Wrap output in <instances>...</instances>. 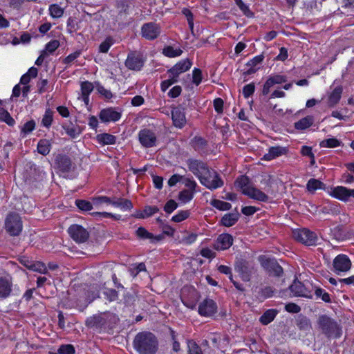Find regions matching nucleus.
<instances>
[{"instance_id": "obj_1", "label": "nucleus", "mask_w": 354, "mask_h": 354, "mask_svg": "<svg viewBox=\"0 0 354 354\" xmlns=\"http://www.w3.org/2000/svg\"><path fill=\"white\" fill-rule=\"evenodd\" d=\"M133 347L139 354H156L158 349V342L153 333L142 332L135 337Z\"/></svg>"}, {"instance_id": "obj_2", "label": "nucleus", "mask_w": 354, "mask_h": 354, "mask_svg": "<svg viewBox=\"0 0 354 354\" xmlns=\"http://www.w3.org/2000/svg\"><path fill=\"white\" fill-rule=\"evenodd\" d=\"M235 185L241 190L243 194L252 199L263 202L268 200V196L264 192L250 185L248 177L245 176L238 178Z\"/></svg>"}, {"instance_id": "obj_3", "label": "nucleus", "mask_w": 354, "mask_h": 354, "mask_svg": "<svg viewBox=\"0 0 354 354\" xmlns=\"http://www.w3.org/2000/svg\"><path fill=\"white\" fill-rule=\"evenodd\" d=\"M200 183L206 188L214 190L223 186V180L220 175L214 170L208 168L199 179Z\"/></svg>"}, {"instance_id": "obj_4", "label": "nucleus", "mask_w": 354, "mask_h": 354, "mask_svg": "<svg viewBox=\"0 0 354 354\" xmlns=\"http://www.w3.org/2000/svg\"><path fill=\"white\" fill-rule=\"evenodd\" d=\"M292 236L296 241L307 246L316 245L319 241L317 234L306 228L294 230Z\"/></svg>"}, {"instance_id": "obj_5", "label": "nucleus", "mask_w": 354, "mask_h": 354, "mask_svg": "<svg viewBox=\"0 0 354 354\" xmlns=\"http://www.w3.org/2000/svg\"><path fill=\"white\" fill-rule=\"evenodd\" d=\"M319 325L322 330L328 337H339L341 330L336 322L327 316H321L319 318Z\"/></svg>"}, {"instance_id": "obj_6", "label": "nucleus", "mask_w": 354, "mask_h": 354, "mask_svg": "<svg viewBox=\"0 0 354 354\" xmlns=\"http://www.w3.org/2000/svg\"><path fill=\"white\" fill-rule=\"evenodd\" d=\"M5 227L12 236H17L22 230V222L17 214H10L6 218Z\"/></svg>"}, {"instance_id": "obj_7", "label": "nucleus", "mask_w": 354, "mask_h": 354, "mask_svg": "<svg viewBox=\"0 0 354 354\" xmlns=\"http://www.w3.org/2000/svg\"><path fill=\"white\" fill-rule=\"evenodd\" d=\"M335 81L330 86L326 95V103L328 107L335 106L339 102L342 97L343 87L342 86H335Z\"/></svg>"}, {"instance_id": "obj_8", "label": "nucleus", "mask_w": 354, "mask_h": 354, "mask_svg": "<svg viewBox=\"0 0 354 354\" xmlns=\"http://www.w3.org/2000/svg\"><path fill=\"white\" fill-rule=\"evenodd\" d=\"M161 32V28L159 24L154 22L144 24L141 27V35L148 40L156 39Z\"/></svg>"}, {"instance_id": "obj_9", "label": "nucleus", "mask_w": 354, "mask_h": 354, "mask_svg": "<svg viewBox=\"0 0 354 354\" xmlns=\"http://www.w3.org/2000/svg\"><path fill=\"white\" fill-rule=\"evenodd\" d=\"M329 194L339 201L348 202L351 198H354V189L337 186L331 189Z\"/></svg>"}, {"instance_id": "obj_10", "label": "nucleus", "mask_w": 354, "mask_h": 354, "mask_svg": "<svg viewBox=\"0 0 354 354\" xmlns=\"http://www.w3.org/2000/svg\"><path fill=\"white\" fill-rule=\"evenodd\" d=\"M138 140L142 147L150 148L156 146L157 138L153 131L144 129L139 131Z\"/></svg>"}, {"instance_id": "obj_11", "label": "nucleus", "mask_w": 354, "mask_h": 354, "mask_svg": "<svg viewBox=\"0 0 354 354\" xmlns=\"http://www.w3.org/2000/svg\"><path fill=\"white\" fill-rule=\"evenodd\" d=\"M68 232L71 237L77 243L85 242L88 238L87 230L80 225H72Z\"/></svg>"}, {"instance_id": "obj_12", "label": "nucleus", "mask_w": 354, "mask_h": 354, "mask_svg": "<svg viewBox=\"0 0 354 354\" xmlns=\"http://www.w3.org/2000/svg\"><path fill=\"white\" fill-rule=\"evenodd\" d=\"M334 271L337 274L345 272L350 270L351 262L346 254H339L333 260Z\"/></svg>"}, {"instance_id": "obj_13", "label": "nucleus", "mask_w": 354, "mask_h": 354, "mask_svg": "<svg viewBox=\"0 0 354 354\" xmlns=\"http://www.w3.org/2000/svg\"><path fill=\"white\" fill-rule=\"evenodd\" d=\"M188 168L199 180L209 168L207 165L198 160L189 159L187 162Z\"/></svg>"}, {"instance_id": "obj_14", "label": "nucleus", "mask_w": 354, "mask_h": 354, "mask_svg": "<svg viewBox=\"0 0 354 354\" xmlns=\"http://www.w3.org/2000/svg\"><path fill=\"white\" fill-rule=\"evenodd\" d=\"M192 66V62L189 59H183L170 68L168 71V74L178 80L179 75L189 71Z\"/></svg>"}, {"instance_id": "obj_15", "label": "nucleus", "mask_w": 354, "mask_h": 354, "mask_svg": "<svg viewBox=\"0 0 354 354\" xmlns=\"http://www.w3.org/2000/svg\"><path fill=\"white\" fill-rule=\"evenodd\" d=\"M144 63L145 60L142 55L132 53L128 55L125 65L130 70L140 71L142 68Z\"/></svg>"}, {"instance_id": "obj_16", "label": "nucleus", "mask_w": 354, "mask_h": 354, "mask_svg": "<svg viewBox=\"0 0 354 354\" xmlns=\"http://www.w3.org/2000/svg\"><path fill=\"white\" fill-rule=\"evenodd\" d=\"M217 310L216 303L212 299H205L198 306V313L201 315L210 317Z\"/></svg>"}, {"instance_id": "obj_17", "label": "nucleus", "mask_w": 354, "mask_h": 354, "mask_svg": "<svg viewBox=\"0 0 354 354\" xmlns=\"http://www.w3.org/2000/svg\"><path fill=\"white\" fill-rule=\"evenodd\" d=\"M99 117L102 122H114L120 119L121 113L115 111L113 108H107L102 109L100 112Z\"/></svg>"}, {"instance_id": "obj_18", "label": "nucleus", "mask_w": 354, "mask_h": 354, "mask_svg": "<svg viewBox=\"0 0 354 354\" xmlns=\"http://www.w3.org/2000/svg\"><path fill=\"white\" fill-rule=\"evenodd\" d=\"M261 265L263 268L271 271L275 276H281L283 273V268L279 263L272 259L260 257Z\"/></svg>"}, {"instance_id": "obj_19", "label": "nucleus", "mask_w": 354, "mask_h": 354, "mask_svg": "<svg viewBox=\"0 0 354 354\" xmlns=\"http://www.w3.org/2000/svg\"><path fill=\"white\" fill-rule=\"evenodd\" d=\"M171 118L174 125L181 129L186 123L185 113L183 109L180 107L174 108L171 111Z\"/></svg>"}, {"instance_id": "obj_20", "label": "nucleus", "mask_w": 354, "mask_h": 354, "mask_svg": "<svg viewBox=\"0 0 354 354\" xmlns=\"http://www.w3.org/2000/svg\"><path fill=\"white\" fill-rule=\"evenodd\" d=\"M233 243V238L229 234L219 235L214 244V248L217 250H225L230 248Z\"/></svg>"}, {"instance_id": "obj_21", "label": "nucleus", "mask_w": 354, "mask_h": 354, "mask_svg": "<svg viewBox=\"0 0 354 354\" xmlns=\"http://www.w3.org/2000/svg\"><path fill=\"white\" fill-rule=\"evenodd\" d=\"M94 86L93 83L88 81H84L81 83V93L77 99L84 102L86 106L89 104V95L93 91Z\"/></svg>"}, {"instance_id": "obj_22", "label": "nucleus", "mask_w": 354, "mask_h": 354, "mask_svg": "<svg viewBox=\"0 0 354 354\" xmlns=\"http://www.w3.org/2000/svg\"><path fill=\"white\" fill-rule=\"evenodd\" d=\"M286 81V77L281 75H275L270 76L265 82L263 88V94L267 95L270 92V89L275 84H280Z\"/></svg>"}, {"instance_id": "obj_23", "label": "nucleus", "mask_w": 354, "mask_h": 354, "mask_svg": "<svg viewBox=\"0 0 354 354\" xmlns=\"http://www.w3.org/2000/svg\"><path fill=\"white\" fill-rule=\"evenodd\" d=\"M286 152L287 150L285 147L280 146L272 147L269 148L268 153L264 154L263 160L270 161L286 154Z\"/></svg>"}, {"instance_id": "obj_24", "label": "nucleus", "mask_w": 354, "mask_h": 354, "mask_svg": "<svg viewBox=\"0 0 354 354\" xmlns=\"http://www.w3.org/2000/svg\"><path fill=\"white\" fill-rule=\"evenodd\" d=\"M12 290V282L7 278H0V298H6Z\"/></svg>"}, {"instance_id": "obj_25", "label": "nucleus", "mask_w": 354, "mask_h": 354, "mask_svg": "<svg viewBox=\"0 0 354 354\" xmlns=\"http://www.w3.org/2000/svg\"><path fill=\"white\" fill-rule=\"evenodd\" d=\"M289 288L293 296L306 297V290L304 286L299 281L295 280Z\"/></svg>"}, {"instance_id": "obj_26", "label": "nucleus", "mask_w": 354, "mask_h": 354, "mask_svg": "<svg viewBox=\"0 0 354 354\" xmlns=\"http://www.w3.org/2000/svg\"><path fill=\"white\" fill-rule=\"evenodd\" d=\"M112 205L122 211L130 210L133 207L131 202L128 199L113 198Z\"/></svg>"}, {"instance_id": "obj_27", "label": "nucleus", "mask_w": 354, "mask_h": 354, "mask_svg": "<svg viewBox=\"0 0 354 354\" xmlns=\"http://www.w3.org/2000/svg\"><path fill=\"white\" fill-rule=\"evenodd\" d=\"M136 234L141 239L150 240L151 243L158 241L162 239L161 236H155L144 227H139L136 231Z\"/></svg>"}, {"instance_id": "obj_28", "label": "nucleus", "mask_w": 354, "mask_h": 354, "mask_svg": "<svg viewBox=\"0 0 354 354\" xmlns=\"http://www.w3.org/2000/svg\"><path fill=\"white\" fill-rule=\"evenodd\" d=\"M98 143L102 145H113L115 143L116 138L114 136L109 133H101L96 136Z\"/></svg>"}, {"instance_id": "obj_29", "label": "nucleus", "mask_w": 354, "mask_h": 354, "mask_svg": "<svg viewBox=\"0 0 354 354\" xmlns=\"http://www.w3.org/2000/svg\"><path fill=\"white\" fill-rule=\"evenodd\" d=\"M239 218V213H230L225 214L222 219L221 223L224 226L230 227L234 225Z\"/></svg>"}, {"instance_id": "obj_30", "label": "nucleus", "mask_w": 354, "mask_h": 354, "mask_svg": "<svg viewBox=\"0 0 354 354\" xmlns=\"http://www.w3.org/2000/svg\"><path fill=\"white\" fill-rule=\"evenodd\" d=\"M263 60V55H257L254 57L253 59H250L247 65L250 68L248 70L247 73L250 75L254 73L259 68L258 65H259Z\"/></svg>"}, {"instance_id": "obj_31", "label": "nucleus", "mask_w": 354, "mask_h": 354, "mask_svg": "<svg viewBox=\"0 0 354 354\" xmlns=\"http://www.w3.org/2000/svg\"><path fill=\"white\" fill-rule=\"evenodd\" d=\"M51 149V142L49 140L42 139L37 144V151L41 155L46 156Z\"/></svg>"}, {"instance_id": "obj_32", "label": "nucleus", "mask_w": 354, "mask_h": 354, "mask_svg": "<svg viewBox=\"0 0 354 354\" xmlns=\"http://www.w3.org/2000/svg\"><path fill=\"white\" fill-rule=\"evenodd\" d=\"M58 167L63 172H68L72 167L71 160L66 156H61L58 158Z\"/></svg>"}, {"instance_id": "obj_33", "label": "nucleus", "mask_w": 354, "mask_h": 354, "mask_svg": "<svg viewBox=\"0 0 354 354\" xmlns=\"http://www.w3.org/2000/svg\"><path fill=\"white\" fill-rule=\"evenodd\" d=\"M314 122L313 117L307 116L295 123V127L298 130H304L310 127Z\"/></svg>"}, {"instance_id": "obj_34", "label": "nucleus", "mask_w": 354, "mask_h": 354, "mask_svg": "<svg viewBox=\"0 0 354 354\" xmlns=\"http://www.w3.org/2000/svg\"><path fill=\"white\" fill-rule=\"evenodd\" d=\"M307 189L310 192H315L317 189H324L325 185L320 180L310 178L306 185Z\"/></svg>"}, {"instance_id": "obj_35", "label": "nucleus", "mask_w": 354, "mask_h": 354, "mask_svg": "<svg viewBox=\"0 0 354 354\" xmlns=\"http://www.w3.org/2000/svg\"><path fill=\"white\" fill-rule=\"evenodd\" d=\"M113 198L100 196L93 198V204L95 207L100 209L102 205H112Z\"/></svg>"}, {"instance_id": "obj_36", "label": "nucleus", "mask_w": 354, "mask_h": 354, "mask_svg": "<svg viewBox=\"0 0 354 354\" xmlns=\"http://www.w3.org/2000/svg\"><path fill=\"white\" fill-rule=\"evenodd\" d=\"M162 53L166 57L173 58L180 56L183 50L180 48H174L173 46H167L163 48Z\"/></svg>"}, {"instance_id": "obj_37", "label": "nucleus", "mask_w": 354, "mask_h": 354, "mask_svg": "<svg viewBox=\"0 0 354 354\" xmlns=\"http://www.w3.org/2000/svg\"><path fill=\"white\" fill-rule=\"evenodd\" d=\"M277 311L273 309H269L266 310L263 315L260 317V322L264 324L267 325L270 324L276 317Z\"/></svg>"}, {"instance_id": "obj_38", "label": "nucleus", "mask_w": 354, "mask_h": 354, "mask_svg": "<svg viewBox=\"0 0 354 354\" xmlns=\"http://www.w3.org/2000/svg\"><path fill=\"white\" fill-rule=\"evenodd\" d=\"M194 192L188 189H183L178 194V200L180 203L186 204L192 200Z\"/></svg>"}, {"instance_id": "obj_39", "label": "nucleus", "mask_w": 354, "mask_h": 354, "mask_svg": "<svg viewBox=\"0 0 354 354\" xmlns=\"http://www.w3.org/2000/svg\"><path fill=\"white\" fill-rule=\"evenodd\" d=\"M341 142L335 138H330L322 140L319 145L323 148H335L340 146Z\"/></svg>"}, {"instance_id": "obj_40", "label": "nucleus", "mask_w": 354, "mask_h": 354, "mask_svg": "<svg viewBox=\"0 0 354 354\" xmlns=\"http://www.w3.org/2000/svg\"><path fill=\"white\" fill-rule=\"evenodd\" d=\"M322 212L326 214H337L339 212V205L337 203H327L322 208Z\"/></svg>"}, {"instance_id": "obj_41", "label": "nucleus", "mask_w": 354, "mask_h": 354, "mask_svg": "<svg viewBox=\"0 0 354 354\" xmlns=\"http://www.w3.org/2000/svg\"><path fill=\"white\" fill-rule=\"evenodd\" d=\"M210 204L214 207H215L219 210H221V211L229 210L232 207V205L230 203L224 202V201H220L218 199L212 200L210 202Z\"/></svg>"}, {"instance_id": "obj_42", "label": "nucleus", "mask_w": 354, "mask_h": 354, "mask_svg": "<svg viewBox=\"0 0 354 354\" xmlns=\"http://www.w3.org/2000/svg\"><path fill=\"white\" fill-rule=\"evenodd\" d=\"M158 208L155 206H147L142 212L137 214V217L140 218H145L152 216L158 212Z\"/></svg>"}, {"instance_id": "obj_43", "label": "nucleus", "mask_w": 354, "mask_h": 354, "mask_svg": "<svg viewBox=\"0 0 354 354\" xmlns=\"http://www.w3.org/2000/svg\"><path fill=\"white\" fill-rule=\"evenodd\" d=\"M59 46V41L58 40H52L47 43L45 46V48L42 52L46 53V55L48 57L49 55L53 54Z\"/></svg>"}, {"instance_id": "obj_44", "label": "nucleus", "mask_w": 354, "mask_h": 354, "mask_svg": "<svg viewBox=\"0 0 354 354\" xmlns=\"http://www.w3.org/2000/svg\"><path fill=\"white\" fill-rule=\"evenodd\" d=\"M50 15L54 18H59L64 14V9L61 8L58 4H52L49 6Z\"/></svg>"}, {"instance_id": "obj_45", "label": "nucleus", "mask_w": 354, "mask_h": 354, "mask_svg": "<svg viewBox=\"0 0 354 354\" xmlns=\"http://www.w3.org/2000/svg\"><path fill=\"white\" fill-rule=\"evenodd\" d=\"M35 128V122L34 120H31L26 122L21 127V135L22 137L26 136L28 134L31 133Z\"/></svg>"}, {"instance_id": "obj_46", "label": "nucleus", "mask_w": 354, "mask_h": 354, "mask_svg": "<svg viewBox=\"0 0 354 354\" xmlns=\"http://www.w3.org/2000/svg\"><path fill=\"white\" fill-rule=\"evenodd\" d=\"M198 237V234L196 233H186L185 234L182 239L180 240V243L184 245H191L194 243Z\"/></svg>"}, {"instance_id": "obj_47", "label": "nucleus", "mask_w": 354, "mask_h": 354, "mask_svg": "<svg viewBox=\"0 0 354 354\" xmlns=\"http://www.w3.org/2000/svg\"><path fill=\"white\" fill-rule=\"evenodd\" d=\"M0 120L5 122L9 126H13L15 120L10 116V113L4 109H0Z\"/></svg>"}, {"instance_id": "obj_48", "label": "nucleus", "mask_w": 354, "mask_h": 354, "mask_svg": "<svg viewBox=\"0 0 354 354\" xmlns=\"http://www.w3.org/2000/svg\"><path fill=\"white\" fill-rule=\"evenodd\" d=\"M75 204L77 207L82 211H90L94 206L93 201L89 202L85 200H76Z\"/></svg>"}, {"instance_id": "obj_49", "label": "nucleus", "mask_w": 354, "mask_h": 354, "mask_svg": "<svg viewBox=\"0 0 354 354\" xmlns=\"http://www.w3.org/2000/svg\"><path fill=\"white\" fill-rule=\"evenodd\" d=\"M113 44V39L111 37H106L99 46V51L102 53H106L109 51L111 46Z\"/></svg>"}, {"instance_id": "obj_50", "label": "nucleus", "mask_w": 354, "mask_h": 354, "mask_svg": "<svg viewBox=\"0 0 354 354\" xmlns=\"http://www.w3.org/2000/svg\"><path fill=\"white\" fill-rule=\"evenodd\" d=\"M190 215L189 210H180L176 215L173 216L171 221L176 223H180L187 219Z\"/></svg>"}, {"instance_id": "obj_51", "label": "nucleus", "mask_w": 354, "mask_h": 354, "mask_svg": "<svg viewBox=\"0 0 354 354\" xmlns=\"http://www.w3.org/2000/svg\"><path fill=\"white\" fill-rule=\"evenodd\" d=\"M187 347H188L189 354H203L201 348L193 340L187 341Z\"/></svg>"}, {"instance_id": "obj_52", "label": "nucleus", "mask_w": 354, "mask_h": 354, "mask_svg": "<svg viewBox=\"0 0 354 354\" xmlns=\"http://www.w3.org/2000/svg\"><path fill=\"white\" fill-rule=\"evenodd\" d=\"M203 80L202 71L201 69L194 68L192 71V82L198 86Z\"/></svg>"}, {"instance_id": "obj_53", "label": "nucleus", "mask_w": 354, "mask_h": 354, "mask_svg": "<svg viewBox=\"0 0 354 354\" xmlns=\"http://www.w3.org/2000/svg\"><path fill=\"white\" fill-rule=\"evenodd\" d=\"M30 270L39 273H46L47 269L44 263L40 261H32Z\"/></svg>"}, {"instance_id": "obj_54", "label": "nucleus", "mask_w": 354, "mask_h": 354, "mask_svg": "<svg viewBox=\"0 0 354 354\" xmlns=\"http://www.w3.org/2000/svg\"><path fill=\"white\" fill-rule=\"evenodd\" d=\"M53 122V112L50 110H46L42 118L41 124L46 127H49Z\"/></svg>"}, {"instance_id": "obj_55", "label": "nucleus", "mask_w": 354, "mask_h": 354, "mask_svg": "<svg viewBox=\"0 0 354 354\" xmlns=\"http://www.w3.org/2000/svg\"><path fill=\"white\" fill-rule=\"evenodd\" d=\"M235 3L245 15L247 17L252 16V12L249 9V7L242 0H235Z\"/></svg>"}, {"instance_id": "obj_56", "label": "nucleus", "mask_w": 354, "mask_h": 354, "mask_svg": "<svg viewBox=\"0 0 354 354\" xmlns=\"http://www.w3.org/2000/svg\"><path fill=\"white\" fill-rule=\"evenodd\" d=\"M59 354H74L75 348L71 344L62 345L57 351Z\"/></svg>"}, {"instance_id": "obj_57", "label": "nucleus", "mask_w": 354, "mask_h": 354, "mask_svg": "<svg viewBox=\"0 0 354 354\" xmlns=\"http://www.w3.org/2000/svg\"><path fill=\"white\" fill-rule=\"evenodd\" d=\"M178 80L174 78L173 75H169V79L164 80L161 83V89L162 91H165L170 86L177 82Z\"/></svg>"}, {"instance_id": "obj_58", "label": "nucleus", "mask_w": 354, "mask_h": 354, "mask_svg": "<svg viewBox=\"0 0 354 354\" xmlns=\"http://www.w3.org/2000/svg\"><path fill=\"white\" fill-rule=\"evenodd\" d=\"M95 88L97 92L103 95L105 98L110 99L112 97L111 92L109 90L105 88L103 86L99 84H96Z\"/></svg>"}, {"instance_id": "obj_59", "label": "nucleus", "mask_w": 354, "mask_h": 354, "mask_svg": "<svg viewBox=\"0 0 354 354\" xmlns=\"http://www.w3.org/2000/svg\"><path fill=\"white\" fill-rule=\"evenodd\" d=\"M178 207V204L176 203V202L172 199L168 201L165 207H164V210L167 213V214H171V212H173L176 208Z\"/></svg>"}, {"instance_id": "obj_60", "label": "nucleus", "mask_w": 354, "mask_h": 354, "mask_svg": "<svg viewBox=\"0 0 354 354\" xmlns=\"http://www.w3.org/2000/svg\"><path fill=\"white\" fill-rule=\"evenodd\" d=\"M213 104L216 112L218 114L222 113L223 111V100L221 98L218 97L214 100Z\"/></svg>"}, {"instance_id": "obj_61", "label": "nucleus", "mask_w": 354, "mask_h": 354, "mask_svg": "<svg viewBox=\"0 0 354 354\" xmlns=\"http://www.w3.org/2000/svg\"><path fill=\"white\" fill-rule=\"evenodd\" d=\"M92 214L95 216H100V217H103V218H111L114 220H119L121 217L120 215L119 214H111V213H109V212H93L92 213Z\"/></svg>"}, {"instance_id": "obj_62", "label": "nucleus", "mask_w": 354, "mask_h": 354, "mask_svg": "<svg viewBox=\"0 0 354 354\" xmlns=\"http://www.w3.org/2000/svg\"><path fill=\"white\" fill-rule=\"evenodd\" d=\"M315 294L317 297H321L322 299L326 302L330 301V295L322 288H318L315 290Z\"/></svg>"}, {"instance_id": "obj_63", "label": "nucleus", "mask_w": 354, "mask_h": 354, "mask_svg": "<svg viewBox=\"0 0 354 354\" xmlns=\"http://www.w3.org/2000/svg\"><path fill=\"white\" fill-rule=\"evenodd\" d=\"M104 295L106 296V298L110 301H113L118 299V292L116 290L113 289H108L106 291H104Z\"/></svg>"}, {"instance_id": "obj_64", "label": "nucleus", "mask_w": 354, "mask_h": 354, "mask_svg": "<svg viewBox=\"0 0 354 354\" xmlns=\"http://www.w3.org/2000/svg\"><path fill=\"white\" fill-rule=\"evenodd\" d=\"M254 85L252 84H248L243 87V94L245 97H249L254 92Z\"/></svg>"}]
</instances>
